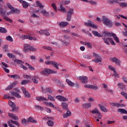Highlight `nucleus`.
Wrapping results in <instances>:
<instances>
[{"label":"nucleus","mask_w":127,"mask_h":127,"mask_svg":"<svg viewBox=\"0 0 127 127\" xmlns=\"http://www.w3.org/2000/svg\"><path fill=\"white\" fill-rule=\"evenodd\" d=\"M102 22L104 25H106L107 27H113L114 25V23L109 18L106 17L105 16H103L102 18Z\"/></svg>","instance_id":"f257e3e1"},{"label":"nucleus","mask_w":127,"mask_h":127,"mask_svg":"<svg viewBox=\"0 0 127 127\" xmlns=\"http://www.w3.org/2000/svg\"><path fill=\"white\" fill-rule=\"evenodd\" d=\"M25 53H28L29 51H36V49L34 47L31 46L30 44H24V49L23 50Z\"/></svg>","instance_id":"f03ea898"},{"label":"nucleus","mask_w":127,"mask_h":127,"mask_svg":"<svg viewBox=\"0 0 127 127\" xmlns=\"http://www.w3.org/2000/svg\"><path fill=\"white\" fill-rule=\"evenodd\" d=\"M74 13V9L70 8L69 10L67 12V21H70L71 20V18H72V14Z\"/></svg>","instance_id":"7ed1b4c3"},{"label":"nucleus","mask_w":127,"mask_h":127,"mask_svg":"<svg viewBox=\"0 0 127 127\" xmlns=\"http://www.w3.org/2000/svg\"><path fill=\"white\" fill-rule=\"evenodd\" d=\"M21 90L23 92V94H24L25 96V98H30L31 97L30 93H29V92H28V91L26 90V89H25V88H24V87H22Z\"/></svg>","instance_id":"20e7f679"},{"label":"nucleus","mask_w":127,"mask_h":127,"mask_svg":"<svg viewBox=\"0 0 127 127\" xmlns=\"http://www.w3.org/2000/svg\"><path fill=\"white\" fill-rule=\"evenodd\" d=\"M78 79L81 80V83H82L83 84H87V83H88V77L87 76H78Z\"/></svg>","instance_id":"39448f33"},{"label":"nucleus","mask_w":127,"mask_h":127,"mask_svg":"<svg viewBox=\"0 0 127 127\" xmlns=\"http://www.w3.org/2000/svg\"><path fill=\"white\" fill-rule=\"evenodd\" d=\"M110 2H117V3H119L120 6H121V7H127V3H126V2H119V1H118V0H113L112 1V0H110Z\"/></svg>","instance_id":"423d86ee"},{"label":"nucleus","mask_w":127,"mask_h":127,"mask_svg":"<svg viewBox=\"0 0 127 127\" xmlns=\"http://www.w3.org/2000/svg\"><path fill=\"white\" fill-rule=\"evenodd\" d=\"M56 99L59 100V101H61V102H66V101H68V99L61 95L57 96Z\"/></svg>","instance_id":"0eeeda50"},{"label":"nucleus","mask_w":127,"mask_h":127,"mask_svg":"<svg viewBox=\"0 0 127 127\" xmlns=\"http://www.w3.org/2000/svg\"><path fill=\"white\" fill-rule=\"evenodd\" d=\"M39 33L40 34H42V35H46L47 36H49V35H50V33L47 30H41L39 31Z\"/></svg>","instance_id":"6e6552de"},{"label":"nucleus","mask_w":127,"mask_h":127,"mask_svg":"<svg viewBox=\"0 0 127 127\" xmlns=\"http://www.w3.org/2000/svg\"><path fill=\"white\" fill-rule=\"evenodd\" d=\"M0 14L2 15V16H5L6 14V10L2 8V7H0Z\"/></svg>","instance_id":"1a4fd4ad"},{"label":"nucleus","mask_w":127,"mask_h":127,"mask_svg":"<svg viewBox=\"0 0 127 127\" xmlns=\"http://www.w3.org/2000/svg\"><path fill=\"white\" fill-rule=\"evenodd\" d=\"M8 116L10 117L13 119V120H15V121H18L19 119L17 116L15 115H13L12 113H8Z\"/></svg>","instance_id":"9d476101"},{"label":"nucleus","mask_w":127,"mask_h":127,"mask_svg":"<svg viewBox=\"0 0 127 127\" xmlns=\"http://www.w3.org/2000/svg\"><path fill=\"white\" fill-rule=\"evenodd\" d=\"M36 100H37V101H38L39 102H41L42 101H48V100L47 99H46V98H44V97H42V96L36 97Z\"/></svg>","instance_id":"9b49d317"},{"label":"nucleus","mask_w":127,"mask_h":127,"mask_svg":"<svg viewBox=\"0 0 127 127\" xmlns=\"http://www.w3.org/2000/svg\"><path fill=\"white\" fill-rule=\"evenodd\" d=\"M67 25H69V23L68 22L62 21L59 24V26L62 28L66 27Z\"/></svg>","instance_id":"f8f14e48"},{"label":"nucleus","mask_w":127,"mask_h":127,"mask_svg":"<svg viewBox=\"0 0 127 127\" xmlns=\"http://www.w3.org/2000/svg\"><path fill=\"white\" fill-rule=\"evenodd\" d=\"M8 76L10 78H13L14 80H17L18 79H20V76L17 75V74H13V75L8 74Z\"/></svg>","instance_id":"ddd939ff"},{"label":"nucleus","mask_w":127,"mask_h":127,"mask_svg":"<svg viewBox=\"0 0 127 127\" xmlns=\"http://www.w3.org/2000/svg\"><path fill=\"white\" fill-rule=\"evenodd\" d=\"M32 80L34 83V84H38V80H39V76H34L32 78Z\"/></svg>","instance_id":"4468645a"},{"label":"nucleus","mask_w":127,"mask_h":127,"mask_svg":"<svg viewBox=\"0 0 127 127\" xmlns=\"http://www.w3.org/2000/svg\"><path fill=\"white\" fill-rule=\"evenodd\" d=\"M40 11L42 14L45 15V16H49V13L46 11V9H41Z\"/></svg>","instance_id":"2eb2a0df"},{"label":"nucleus","mask_w":127,"mask_h":127,"mask_svg":"<svg viewBox=\"0 0 127 127\" xmlns=\"http://www.w3.org/2000/svg\"><path fill=\"white\" fill-rule=\"evenodd\" d=\"M92 33L94 36H96L97 37H103V35H101L98 31H92Z\"/></svg>","instance_id":"dca6fc26"},{"label":"nucleus","mask_w":127,"mask_h":127,"mask_svg":"<svg viewBox=\"0 0 127 127\" xmlns=\"http://www.w3.org/2000/svg\"><path fill=\"white\" fill-rule=\"evenodd\" d=\"M22 1V2L21 3L22 5L24 8H27L28 6H29V3H28V2L24 0Z\"/></svg>","instance_id":"f3484780"},{"label":"nucleus","mask_w":127,"mask_h":127,"mask_svg":"<svg viewBox=\"0 0 127 127\" xmlns=\"http://www.w3.org/2000/svg\"><path fill=\"white\" fill-rule=\"evenodd\" d=\"M98 106L100 107V110H101V111H102V112H104V113H107L108 109H107V108H106V107H104L101 104H98Z\"/></svg>","instance_id":"a211bd4d"},{"label":"nucleus","mask_w":127,"mask_h":127,"mask_svg":"<svg viewBox=\"0 0 127 127\" xmlns=\"http://www.w3.org/2000/svg\"><path fill=\"white\" fill-rule=\"evenodd\" d=\"M46 69H47V74H56L57 73V71L54 70H52L49 68H46Z\"/></svg>","instance_id":"6ab92c4d"},{"label":"nucleus","mask_w":127,"mask_h":127,"mask_svg":"<svg viewBox=\"0 0 127 127\" xmlns=\"http://www.w3.org/2000/svg\"><path fill=\"white\" fill-rule=\"evenodd\" d=\"M112 36L114 39V40L117 42V43H120V39H119V37L117 36V35L115 33L112 34Z\"/></svg>","instance_id":"aec40b11"},{"label":"nucleus","mask_w":127,"mask_h":127,"mask_svg":"<svg viewBox=\"0 0 127 127\" xmlns=\"http://www.w3.org/2000/svg\"><path fill=\"white\" fill-rule=\"evenodd\" d=\"M52 65L53 66V67H54V68H56V69H59V67H58V66H60V64H58V63L53 61L52 63Z\"/></svg>","instance_id":"412c9836"},{"label":"nucleus","mask_w":127,"mask_h":127,"mask_svg":"<svg viewBox=\"0 0 127 127\" xmlns=\"http://www.w3.org/2000/svg\"><path fill=\"white\" fill-rule=\"evenodd\" d=\"M118 87L121 89V90H123V91H125L126 90V86L122 83H119L118 84Z\"/></svg>","instance_id":"4be33fe9"},{"label":"nucleus","mask_w":127,"mask_h":127,"mask_svg":"<svg viewBox=\"0 0 127 127\" xmlns=\"http://www.w3.org/2000/svg\"><path fill=\"white\" fill-rule=\"evenodd\" d=\"M27 123H35V124H36L37 121L36 120H34L33 118L30 117L28 119H27Z\"/></svg>","instance_id":"5701e85b"},{"label":"nucleus","mask_w":127,"mask_h":127,"mask_svg":"<svg viewBox=\"0 0 127 127\" xmlns=\"http://www.w3.org/2000/svg\"><path fill=\"white\" fill-rule=\"evenodd\" d=\"M102 34H105V35L106 36V37L107 36V37H111V36H113V34L108 31H103Z\"/></svg>","instance_id":"b1692460"},{"label":"nucleus","mask_w":127,"mask_h":127,"mask_svg":"<svg viewBox=\"0 0 127 127\" xmlns=\"http://www.w3.org/2000/svg\"><path fill=\"white\" fill-rule=\"evenodd\" d=\"M66 83H67L68 86H70V87H73V86H74V85H75V83H73L69 79H66Z\"/></svg>","instance_id":"393cba45"},{"label":"nucleus","mask_w":127,"mask_h":127,"mask_svg":"<svg viewBox=\"0 0 127 127\" xmlns=\"http://www.w3.org/2000/svg\"><path fill=\"white\" fill-rule=\"evenodd\" d=\"M62 107L67 111L68 110V104L66 103L62 102Z\"/></svg>","instance_id":"a878e982"},{"label":"nucleus","mask_w":127,"mask_h":127,"mask_svg":"<svg viewBox=\"0 0 127 127\" xmlns=\"http://www.w3.org/2000/svg\"><path fill=\"white\" fill-rule=\"evenodd\" d=\"M71 114L72 113L70 111H67L66 113L64 115L63 117L64 118H68V117H70V116H71Z\"/></svg>","instance_id":"bb28decb"},{"label":"nucleus","mask_w":127,"mask_h":127,"mask_svg":"<svg viewBox=\"0 0 127 127\" xmlns=\"http://www.w3.org/2000/svg\"><path fill=\"white\" fill-rule=\"evenodd\" d=\"M110 105L113 107H116V108H120V103L111 102Z\"/></svg>","instance_id":"cd10ccee"},{"label":"nucleus","mask_w":127,"mask_h":127,"mask_svg":"<svg viewBox=\"0 0 127 127\" xmlns=\"http://www.w3.org/2000/svg\"><path fill=\"white\" fill-rule=\"evenodd\" d=\"M7 32V30L5 28L0 27V33H6Z\"/></svg>","instance_id":"c85d7f7f"},{"label":"nucleus","mask_w":127,"mask_h":127,"mask_svg":"<svg viewBox=\"0 0 127 127\" xmlns=\"http://www.w3.org/2000/svg\"><path fill=\"white\" fill-rule=\"evenodd\" d=\"M92 104L91 103H85L83 104V108H86L87 109L91 108Z\"/></svg>","instance_id":"c756f323"},{"label":"nucleus","mask_w":127,"mask_h":127,"mask_svg":"<svg viewBox=\"0 0 127 127\" xmlns=\"http://www.w3.org/2000/svg\"><path fill=\"white\" fill-rule=\"evenodd\" d=\"M59 10H60V11H64V12H66V10L65 8L63 7V4L60 5Z\"/></svg>","instance_id":"7c9ffc66"},{"label":"nucleus","mask_w":127,"mask_h":127,"mask_svg":"<svg viewBox=\"0 0 127 127\" xmlns=\"http://www.w3.org/2000/svg\"><path fill=\"white\" fill-rule=\"evenodd\" d=\"M118 113H121V114H126L127 113V110L124 109H118Z\"/></svg>","instance_id":"2f4dec72"},{"label":"nucleus","mask_w":127,"mask_h":127,"mask_svg":"<svg viewBox=\"0 0 127 127\" xmlns=\"http://www.w3.org/2000/svg\"><path fill=\"white\" fill-rule=\"evenodd\" d=\"M14 62L17 63V64H20V65L21 64H24V62H23L22 61H21L20 60L15 59L14 60Z\"/></svg>","instance_id":"473e14b6"},{"label":"nucleus","mask_w":127,"mask_h":127,"mask_svg":"<svg viewBox=\"0 0 127 127\" xmlns=\"http://www.w3.org/2000/svg\"><path fill=\"white\" fill-rule=\"evenodd\" d=\"M35 109H36V110H38L40 111H43L44 110V108H43V107L38 105H35Z\"/></svg>","instance_id":"72a5a7b5"},{"label":"nucleus","mask_w":127,"mask_h":127,"mask_svg":"<svg viewBox=\"0 0 127 127\" xmlns=\"http://www.w3.org/2000/svg\"><path fill=\"white\" fill-rule=\"evenodd\" d=\"M6 40L7 41H9L10 42H13V39L10 36H8L6 37Z\"/></svg>","instance_id":"f704fd0d"},{"label":"nucleus","mask_w":127,"mask_h":127,"mask_svg":"<svg viewBox=\"0 0 127 127\" xmlns=\"http://www.w3.org/2000/svg\"><path fill=\"white\" fill-rule=\"evenodd\" d=\"M92 62H95V63H99V62H102V58L93 60Z\"/></svg>","instance_id":"c9c22d12"},{"label":"nucleus","mask_w":127,"mask_h":127,"mask_svg":"<svg viewBox=\"0 0 127 127\" xmlns=\"http://www.w3.org/2000/svg\"><path fill=\"white\" fill-rule=\"evenodd\" d=\"M15 111L16 112L18 111V107H16L15 104H14V105L12 106V112H14Z\"/></svg>","instance_id":"e433bc0d"},{"label":"nucleus","mask_w":127,"mask_h":127,"mask_svg":"<svg viewBox=\"0 0 127 127\" xmlns=\"http://www.w3.org/2000/svg\"><path fill=\"white\" fill-rule=\"evenodd\" d=\"M41 74H42L43 76H46L47 75V68H45L41 72Z\"/></svg>","instance_id":"4c0bfd02"},{"label":"nucleus","mask_w":127,"mask_h":127,"mask_svg":"<svg viewBox=\"0 0 127 127\" xmlns=\"http://www.w3.org/2000/svg\"><path fill=\"white\" fill-rule=\"evenodd\" d=\"M47 124L49 127H53V126H54V123L52 121L49 120L47 122Z\"/></svg>","instance_id":"58836bf2"},{"label":"nucleus","mask_w":127,"mask_h":127,"mask_svg":"<svg viewBox=\"0 0 127 127\" xmlns=\"http://www.w3.org/2000/svg\"><path fill=\"white\" fill-rule=\"evenodd\" d=\"M107 39H108V40H109V41H110L111 44H112V45H116V43H115V41H114L113 40L112 38H107Z\"/></svg>","instance_id":"ea45409f"},{"label":"nucleus","mask_w":127,"mask_h":127,"mask_svg":"<svg viewBox=\"0 0 127 127\" xmlns=\"http://www.w3.org/2000/svg\"><path fill=\"white\" fill-rule=\"evenodd\" d=\"M91 113H92V114H100V111H99V110H98V109L97 108H95L93 111H91Z\"/></svg>","instance_id":"a19ab883"},{"label":"nucleus","mask_w":127,"mask_h":127,"mask_svg":"<svg viewBox=\"0 0 127 127\" xmlns=\"http://www.w3.org/2000/svg\"><path fill=\"white\" fill-rule=\"evenodd\" d=\"M3 19H5V20H6V21L10 22V23L12 22V20L5 16H3Z\"/></svg>","instance_id":"79ce46f5"},{"label":"nucleus","mask_w":127,"mask_h":127,"mask_svg":"<svg viewBox=\"0 0 127 127\" xmlns=\"http://www.w3.org/2000/svg\"><path fill=\"white\" fill-rule=\"evenodd\" d=\"M6 5H7L8 7L10 9V10H11V11H12L13 8H14L13 7V6H12V5L8 2L6 3Z\"/></svg>","instance_id":"37998d69"},{"label":"nucleus","mask_w":127,"mask_h":127,"mask_svg":"<svg viewBox=\"0 0 127 127\" xmlns=\"http://www.w3.org/2000/svg\"><path fill=\"white\" fill-rule=\"evenodd\" d=\"M29 83V80H23L21 81V85H26V84H28Z\"/></svg>","instance_id":"c03bdc74"},{"label":"nucleus","mask_w":127,"mask_h":127,"mask_svg":"<svg viewBox=\"0 0 127 127\" xmlns=\"http://www.w3.org/2000/svg\"><path fill=\"white\" fill-rule=\"evenodd\" d=\"M103 39L105 43L107 44V45H110V43L109 42V41H108V39L107 38L106 39V35L104 36V37L103 38Z\"/></svg>","instance_id":"a18cd8bd"},{"label":"nucleus","mask_w":127,"mask_h":127,"mask_svg":"<svg viewBox=\"0 0 127 127\" xmlns=\"http://www.w3.org/2000/svg\"><path fill=\"white\" fill-rule=\"evenodd\" d=\"M36 3L38 6H39L40 8H43V7H44V6H43L39 1H37Z\"/></svg>","instance_id":"49530a36"},{"label":"nucleus","mask_w":127,"mask_h":127,"mask_svg":"<svg viewBox=\"0 0 127 127\" xmlns=\"http://www.w3.org/2000/svg\"><path fill=\"white\" fill-rule=\"evenodd\" d=\"M12 11L13 13H19L20 12V10L18 9H14V8L12 10Z\"/></svg>","instance_id":"de8ad7c7"},{"label":"nucleus","mask_w":127,"mask_h":127,"mask_svg":"<svg viewBox=\"0 0 127 127\" xmlns=\"http://www.w3.org/2000/svg\"><path fill=\"white\" fill-rule=\"evenodd\" d=\"M21 123L22 125H23L24 126H25L27 124V120L25 119H23L21 120Z\"/></svg>","instance_id":"09e8293b"},{"label":"nucleus","mask_w":127,"mask_h":127,"mask_svg":"<svg viewBox=\"0 0 127 127\" xmlns=\"http://www.w3.org/2000/svg\"><path fill=\"white\" fill-rule=\"evenodd\" d=\"M85 45H86L88 48H92V44L90 42H85Z\"/></svg>","instance_id":"8fccbe9b"},{"label":"nucleus","mask_w":127,"mask_h":127,"mask_svg":"<svg viewBox=\"0 0 127 127\" xmlns=\"http://www.w3.org/2000/svg\"><path fill=\"white\" fill-rule=\"evenodd\" d=\"M10 123H12V124H14V125H15V126H17V127H19V123L16 121H13V120H11Z\"/></svg>","instance_id":"3c124183"},{"label":"nucleus","mask_w":127,"mask_h":127,"mask_svg":"<svg viewBox=\"0 0 127 127\" xmlns=\"http://www.w3.org/2000/svg\"><path fill=\"white\" fill-rule=\"evenodd\" d=\"M71 2V1L70 0H65L64 1L62 2V4H64V5H66L67 4H69Z\"/></svg>","instance_id":"603ef678"},{"label":"nucleus","mask_w":127,"mask_h":127,"mask_svg":"<svg viewBox=\"0 0 127 127\" xmlns=\"http://www.w3.org/2000/svg\"><path fill=\"white\" fill-rule=\"evenodd\" d=\"M54 81H55L56 84L58 85H61V84H62V81L59 80V79H55Z\"/></svg>","instance_id":"864d4df0"},{"label":"nucleus","mask_w":127,"mask_h":127,"mask_svg":"<svg viewBox=\"0 0 127 127\" xmlns=\"http://www.w3.org/2000/svg\"><path fill=\"white\" fill-rule=\"evenodd\" d=\"M26 39H29V40H32L33 39V37L30 36L28 35H25Z\"/></svg>","instance_id":"5fc2aeb1"},{"label":"nucleus","mask_w":127,"mask_h":127,"mask_svg":"<svg viewBox=\"0 0 127 127\" xmlns=\"http://www.w3.org/2000/svg\"><path fill=\"white\" fill-rule=\"evenodd\" d=\"M28 66L29 69H30V70H31V71H34L35 70L34 67L32 66L31 65L29 64H28Z\"/></svg>","instance_id":"6e6d98bb"},{"label":"nucleus","mask_w":127,"mask_h":127,"mask_svg":"<svg viewBox=\"0 0 127 127\" xmlns=\"http://www.w3.org/2000/svg\"><path fill=\"white\" fill-rule=\"evenodd\" d=\"M7 56H8L10 58H13L14 59H15V56L12 55V54L8 53Z\"/></svg>","instance_id":"4d7b16f0"},{"label":"nucleus","mask_w":127,"mask_h":127,"mask_svg":"<svg viewBox=\"0 0 127 127\" xmlns=\"http://www.w3.org/2000/svg\"><path fill=\"white\" fill-rule=\"evenodd\" d=\"M92 22L91 21H89V22H85L84 24L85 25H86V26H88L89 27V26L91 27V25L92 24Z\"/></svg>","instance_id":"13d9d810"},{"label":"nucleus","mask_w":127,"mask_h":127,"mask_svg":"<svg viewBox=\"0 0 127 127\" xmlns=\"http://www.w3.org/2000/svg\"><path fill=\"white\" fill-rule=\"evenodd\" d=\"M19 66L21 68H22L24 70H27L28 69L27 67H26L25 65L22 64H20Z\"/></svg>","instance_id":"bf43d9fd"},{"label":"nucleus","mask_w":127,"mask_h":127,"mask_svg":"<svg viewBox=\"0 0 127 127\" xmlns=\"http://www.w3.org/2000/svg\"><path fill=\"white\" fill-rule=\"evenodd\" d=\"M47 105H49V106L51 107L52 108H55V109H56V108L55 107V106H54V105H53L52 104V103L50 102V103H46Z\"/></svg>","instance_id":"052dcab7"},{"label":"nucleus","mask_w":127,"mask_h":127,"mask_svg":"<svg viewBox=\"0 0 127 127\" xmlns=\"http://www.w3.org/2000/svg\"><path fill=\"white\" fill-rule=\"evenodd\" d=\"M108 68L111 71H113V72H115V71H116V69L114 68V67L112 66L111 65H109Z\"/></svg>","instance_id":"680f3d73"},{"label":"nucleus","mask_w":127,"mask_h":127,"mask_svg":"<svg viewBox=\"0 0 127 127\" xmlns=\"http://www.w3.org/2000/svg\"><path fill=\"white\" fill-rule=\"evenodd\" d=\"M92 54H93V57H96V58H97V59L101 58L100 57V55H99L98 54H96L95 53H93Z\"/></svg>","instance_id":"e2e57ef3"},{"label":"nucleus","mask_w":127,"mask_h":127,"mask_svg":"<svg viewBox=\"0 0 127 127\" xmlns=\"http://www.w3.org/2000/svg\"><path fill=\"white\" fill-rule=\"evenodd\" d=\"M91 56H89L88 55H84L83 56L84 58H85L86 59H91Z\"/></svg>","instance_id":"0e129e2a"},{"label":"nucleus","mask_w":127,"mask_h":127,"mask_svg":"<svg viewBox=\"0 0 127 127\" xmlns=\"http://www.w3.org/2000/svg\"><path fill=\"white\" fill-rule=\"evenodd\" d=\"M48 99L49 100H51V101H55V100L54 99V97H53V96H52L51 95H48Z\"/></svg>","instance_id":"69168bd1"},{"label":"nucleus","mask_w":127,"mask_h":127,"mask_svg":"<svg viewBox=\"0 0 127 127\" xmlns=\"http://www.w3.org/2000/svg\"><path fill=\"white\" fill-rule=\"evenodd\" d=\"M12 88H13L11 84H10V85H8L7 86V87L5 89V90H11V89H12Z\"/></svg>","instance_id":"338daca9"},{"label":"nucleus","mask_w":127,"mask_h":127,"mask_svg":"<svg viewBox=\"0 0 127 127\" xmlns=\"http://www.w3.org/2000/svg\"><path fill=\"white\" fill-rule=\"evenodd\" d=\"M122 80L123 82H125V83L127 84V78L126 77L123 76L122 78Z\"/></svg>","instance_id":"774afa93"}]
</instances>
